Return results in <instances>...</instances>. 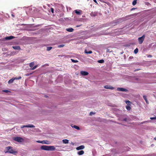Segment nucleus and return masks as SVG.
<instances>
[{
  "label": "nucleus",
  "mask_w": 156,
  "mask_h": 156,
  "mask_svg": "<svg viewBox=\"0 0 156 156\" xmlns=\"http://www.w3.org/2000/svg\"><path fill=\"white\" fill-rule=\"evenodd\" d=\"M34 62H32L31 63H30L29 65V66L31 67H33V66H34Z\"/></svg>",
  "instance_id": "6ab92c4d"
},
{
  "label": "nucleus",
  "mask_w": 156,
  "mask_h": 156,
  "mask_svg": "<svg viewBox=\"0 0 156 156\" xmlns=\"http://www.w3.org/2000/svg\"><path fill=\"white\" fill-rule=\"evenodd\" d=\"M117 90L119 91H125L126 92L128 90L127 89L123 88H118L117 89Z\"/></svg>",
  "instance_id": "0eeeda50"
},
{
  "label": "nucleus",
  "mask_w": 156,
  "mask_h": 156,
  "mask_svg": "<svg viewBox=\"0 0 156 156\" xmlns=\"http://www.w3.org/2000/svg\"><path fill=\"white\" fill-rule=\"evenodd\" d=\"M137 0H134L133 2H132V4L133 5H135L136 4V2H137Z\"/></svg>",
  "instance_id": "4be33fe9"
},
{
  "label": "nucleus",
  "mask_w": 156,
  "mask_h": 156,
  "mask_svg": "<svg viewBox=\"0 0 156 156\" xmlns=\"http://www.w3.org/2000/svg\"><path fill=\"white\" fill-rule=\"evenodd\" d=\"M71 60L73 62L76 63L78 62V61L77 60H76L73 59H71Z\"/></svg>",
  "instance_id": "a878e982"
},
{
  "label": "nucleus",
  "mask_w": 156,
  "mask_h": 156,
  "mask_svg": "<svg viewBox=\"0 0 156 156\" xmlns=\"http://www.w3.org/2000/svg\"><path fill=\"white\" fill-rule=\"evenodd\" d=\"M37 67V65H36L34 66V67H33L31 69V70H34Z\"/></svg>",
  "instance_id": "bb28decb"
},
{
  "label": "nucleus",
  "mask_w": 156,
  "mask_h": 156,
  "mask_svg": "<svg viewBox=\"0 0 156 156\" xmlns=\"http://www.w3.org/2000/svg\"><path fill=\"white\" fill-rule=\"evenodd\" d=\"M145 101H146V102L148 104V102L147 99L146 100H145Z\"/></svg>",
  "instance_id": "37998d69"
},
{
  "label": "nucleus",
  "mask_w": 156,
  "mask_h": 156,
  "mask_svg": "<svg viewBox=\"0 0 156 156\" xmlns=\"http://www.w3.org/2000/svg\"><path fill=\"white\" fill-rule=\"evenodd\" d=\"M80 73L81 75L83 76H87L88 74V73L87 72L82 71L80 72Z\"/></svg>",
  "instance_id": "1a4fd4ad"
},
{
  "label": "nucleus",
  "mask_w": 156,
  "mask_h": 156,
  "mask_svg": "<svg viewBox=\"0 0 156 156\" xmlns=\"http://www.w3.org/2000/svg\"><path fill=\"white\" fill-rule=\"evenodd\" d=\"M66 30L69 32H72L73 31L74 29L73 28H71L67 29Z\"/></svg>",
  "instance_id": "dca6fc26"
},
{
  "label": "nucleus",
  "mask_w": 156,
  "mask_h": 156,
  "mask_svg": "<svg viewBox=\"0 0 156 156\" xmlns=\"http://www.w3.org/2000/svg\"><path fill=\"white\" fill-rule=\"evenodd\" d=\"M73 128H75V129H77L79 130L80 129V128L79 126L74 125L73 127Z\"/></svg>",
  "instance_id": "412c9836"
},
{
  "label": "nucleus",
  "mask_w": 156,
  "mask_h": 156,
  "mask_svg": "<svg viewBox=\"0 0 156 156\" xmlns=\"http://www.w3.org/2000/svg\"><path fill=\"white\" fill-rule=\"evenodd\" d=\"M123 121H126L127 120V119L126 118H125L123 119Z\"/></svg>",
  "instance_id": "79ce46f5"
},
{
  "label": "nucleus",
  "mask_w": 156,
  "mask_h": 156,
  "mask_svg": "<svg viewBox=\"0 0 156 156\" xmlns=\"http://www.w3.org/2000/svg\"><path fill=\"white\" fill-rule=\"evenodd\" d=\"M41 150L46 151H55V148L53 146L43 145L41 147Z\"/></svg>",
  "instance_id": "f257e3e1"
},
{
  "label": "nucleus",
  "mask_w": 156,
  "mask_h": 156,
  "mask_svg": "<svg viewBox=\"0 0 156 156\" xmlns=\"http://www.w3.org/2000/svg\"><path fill=\"white\" fill-rule=\"evenodd\" d=\"M145 35H143L141 37H140L138 38V40L139 41V43L140 44H141L143 43L145 38Z\"/></svg>",
  "instance_id": "20e7f679"
},
{
  "label": "nucleus",
  "mask_w": 156,
  "mask_h": 156,
  "mask_svg": "<svg viewBox=\"0 0 156 156\" xmlns=\"http://www.w3.org/2000/svg\"><path fill=\"white\" fill-rule=\"evenodd\" d=\"M126 109L128 110H130L131 109L129 105H126Z\"/></svg>",
  "instance_id": "5701e85b"
},
{
  "label": "nucleus",
  "mask_w": 156,
  "mask_h": 156,
  "mask_svg": "<svg viewBox=\"0 0 156 156\" xmlns=\"http://www.w3.org/2000/svg\"><path fill=\"white\" fill-rule=\"evenodd\" d=\"M135 9H136V8H133L131 9V10L132 11V10H135Z\"/></svg>",
  "instance_id": "a19ab883"
},
{
  "label": "nucleus",
  "mask_w": 156,
  "mask_h": 156,
  "mask_svg": "<svg viewBox=\"0 0 156 156\" xmlns=\"http://www.w3.org/2000/svg\"><path fill=\"white\" fill-rule=\"evenodd\" d=\"M91 16L95 17L97 16V13L92 12L91 14Z\"/></svg>",
  "instance_id": "f3484780"
},
{
  "label": "nucleus",
  "mask_w": 156,
  "mask_h": 156,
  "mask_svg": "<svg viewBox=\"0 0 156 156\" xmlns=\"http://www.w3.org/2000/svg\"><path fill=\"white\" fill-rule=\"evenodd\" d=\"M80 26H76V27H80Z\"/></svg>",
  "instance_id": "8fccbe9b"
},
{
  "label": "nucleus",
  "mask_w": 156,
  "mask_h": 156,
  "mask_svg": "<svg viewBox=\"0 0 156 156\" xmlns=\"http://www.w3.org/2000/svg\"><path fill=\"white\" fill-rule=\"evenodd\" d=\"M15 37L13 36H10L9 37H6L5 38V39L6 40H11L13 39Z\"/></svg>",
  "instance_id": "9b49d317"
},
{
  "label": "nucleus",
  "mask_w": 156,
  "mask_h": 156,
  "mask_svg": "<svg viewBox=\"0 0 156 156\" xmlns=\"http://www.w3.org/2000/svg\"><path fill=\"white\" fill-rule=\"evenodd\" d=\"M138 49L137 48H136L134 50V53L135 54H136L138 53Z\"/></svg>",
  "instance_id": "b1692460"
},
{
  "label": "nucleus",
  "mask_w": 156,
  "mask_h": 156,
  "mask_svg": "<svg viewBox=\"0 0 156 156\" xmlns=\"http://www.w3.org/2000/svg\"><path fill=\"white\" fill-rule=\"evenodd\" d=\"M147 122V121H144V122H141L140 124H143L145 123V122Z\"/></svg>",
  "instance_id": "ea45409f"
},
{
  "label": "nucleus",
  "mask_w": 156,
  "mask_h": 156,
  "mask_svg": "<svg viewBox=\"0 0 156 156\" xmlns=\"http://www.w3.org/2000/svg\"><path fill=\"white\" fill-rule=\"evenodd\" d=\"M154 139L155 140H156V137H155L154 138Z\"/></svg>",
  "instance_id": "3c124183"
},
{
  "label": "nucleus",
  "mask_w": 156,
  "mask_h": 156,
  "mask_svg": "<svg viewBox=\"0 0 156 156\" xmlns=\"http://www.w3.org/2000/svg\"><path fill=\"white\" fill-rule=\"evenodd\" d=\"M52 48V47H47V50L48 51H50Z\"/></svg>",
  "instance_id": "393cba45"
},
{
  "label": "nucleus",
  "mask_w": 156,
  "mask_h": 156,
  "mask_svg": "<svg viewBox=\"0 0 156 156\" xmlns=\"http://www.w3.org/2000/svg\"><path fill=\"white\" fill-rule=\"evenodd\" d=\"M5 150H6L5 151V153H9L15 154L17 153L16 151L12 149V147L11 146H8L6 147Z\"/></svg>",
  "instance_id": "f03ea898"
},
{
  "label": "nucleus",
  "mask_w": 156,
  "mask_h": 156,
  "mask_svg": "<svg viewBox=\"0 0 156 156\" xmlns=\"http://www.w3.org/2000/svg\"><path fill=\"white\" fill-rule=\"evenodd\" d=\"M35 126L32 125H23L21 126L20 128H23L24 127L34 128Z\"/></svg>",
  "instance_id": "423d86ee"
},
{
  "label": "nucleus",
  "mask_w": 156,
  "mask_h": 156,
  "mask_svg": "<svg viewBox=\"0 0 156 156\" xmlns=\"http://www.w3.org/2000/svg\"><path fill=\"white\" fill-rule=\"evenodd\" d=\"M64 44H61V45H60L58 46V47L59 48H61V47H64Z\"/></svg>",
  "instance_id": "cd10ccee"
},
{
  "label": "nucleus",
  "mask_w": 156,
  "mask_h": 156,
  "mask_svg": "<svg viewBox=\"0 0 156 156\" xmlns=\"http://www.w3.org/2000/svg\"><path fill=\"white\" fill-rule=\"evenodd\" d=\"M49 141L47 140H45V142L44 144H50V143L49 142Z\"/></svg>",
  "instance_id": "c756f323"
},
{
  "label": "nucleus",
  "mask_w": 156,
  "mask_h": 156,
  "mask_svg": "<svg viewBox=\"0 0 156 156\" xmlns=\"http://www.w3.org/2000/svg\"><path fill=\"white\" fill-rule=\"evenodd\" d=\"M84 153V151L83 150L80 151L78 152V154L79 155H82Z\"/></svg>",
  "instance_id": "4468645a"
},
{
  "label": "nucleus",
  "mask_w": 156,
  "mask_h": 156,
  "mask_svg": "<svg viewBox=\"0 0 156 156\" xmlns=\"http://www.w3.org/2000/svg\"><path fill=\"white\" fill-rule=\"evenodd\" d=\"M143 98H144V99L145 100L147 99L146 96L145 95H144L143 96Z\"/></svg>",
  "instance_id": "7c9ffc66"
},
{
  "label": "nucleus",
  "mask_w": 156,
  "mask_h": 156,
  "mask_svg": "<svg viewBox=\"0 0 156 156\" xmlns=\"http://www.w3.org/2000/svg\"><path fill=\"white\" fill-rule=\"evenodd\" d=\"M13 139L19 142H22L24 140L22 138L19 137H14L13 138Z\"/></svg>",
  "instance_id": "7ed1b4c3"
},
{
  "label": "nucleus",
  "mask_w": 156,
  "mask_h": 156,
  "mask_svg": "<svg viewBox=\"0 0 156 156\" xmlns=\"http://www.w3.org/2000/svg\"><path fill=\"white\" fill-rule=\"evenodd\" d=\"M150 119L151 120L156 119V116L153 117H151Z\"/></svg>",
  "instance_id": "c85d7f7f"
},
{
  "label": "nucleus",
  "mask_w": 156,
  "mask_h": 156,
  "mask_svg": "<svg viewBox=\"0 0 156 156\" xmlns=\"http://www.w3.org/2000/svg\"><path fill=\"white\" fill-rule=\"evenodd\" d=\"M152 57V56L151 55H149L148 56V57Z\"/></svg>",
  "instance_id": "c03bdc74"
},
{
  "label": "nucleus",
  "mask_w": 156,
  "mask_h": 156,
  "mask_svg": "<svg viewBox=\"0 0 156 156\" xmlns=\"http://www.w3.org/2000/svg\"><path fill=\"white\" fill-rule=\"evenodd\" d=\"M3 91L4 92L8 93V92H9V91L7 90H3Z\"/></svg>",
  "instance_id": "2f4dec72"
},
{
  "label": "nucleus",
  "mask_w": 156,
  "mask_h": 156,
  "mask_svg": "<svg viewBox=\"0 0 156 156\" xmlns=\"http://www.w3.org/2000/svg\"><path fill=\"white\" fill-rule=\"evenodd\" d=\"M133 58V56H130L129 57V58L130 59H132Z\"/></svg>",
  "instance_id": "a18cd8bd"
},
{
  "label": "nucleus",
  "mask_w": 156,
  "mask_h": 156,
  "mask_svg": "<svg viewBox=\"0 0 156 156\" xmlns=\"http://www.w3.org/2000/svg\"><path fill=\"white\" fill-rule=\"evenodd\" d=\"M75 12L76 14L78 15H80L81 14V12L82 11L80 10H75Z\"/></svg>",
  "instance_id": "f8f14e48"
},
{
  "label": "nucleus",
  "mask_w": 156,
  "mask_h": 156,
  "mask_svg": "<svg viewBox=\"0 0 156 156\" xmlns=\"http://www.w3.org/2000/svg\"><path fill=\"white\" fill-rule=\"evenodd\" d=\"M62 142L63 143L67 144L69 143V140L67 139H64L62 140Z\"/></svg>",
  "instance_id": "2eb2a0df"
},
{
  "label": "nucleus",
  "mask_w": 156,
  "mask_h": 156,
  "mask_svg": "<svg viewBox=\"0 0 156 156\" xmlns=\"http://www.w3.org/2000/svg\"><path fill=\"white\" fill-rule=\"evenodd\" d=\"M11 55H14L15 54V53L14 52H11Z\"/></svg>",
  "instance_id": "c9c22d12"
},
{
  "label": "nucleus",
  "mask_w": 156,
  "mask_h": 156,
  "mask_svg": "<svg viewBox=\"0 0 156 156\" xmlns=\"http://www.w3.org/2000/svg\"><path fill=\"white\" fill-rule=\"evenodd\" d=\"M51 12L52 13H54V9H53L52 8H51Z\"/></svg>",
  "instance_id": "72a5a7b5"
},
{
  "label": "nucleus",
  "mask_w": 156,
  "mask_h": 156,
  "mask_svg": "<svg viewBox=\"0 0 156 156\" xmlns=\"http://www.w3.org/2000/svg\"><path fill=\"white\" fill-rule=\"evenodd\" d=\"M85 53L87 54H91L92 53V52L91 51H87L86 50H85Z\"/></svg>",
  "instance_id": "a211bd4d"
},
{
  "label": "nucleus",
  "mask_w": 156,
  "mask_h": 156,
  "mask_svg": "<svg viewBox=\"0 0 156 156\" xmlns=\"http://www.w3.org/2000/svg\"><path fill=\"white\" fill-rule=\"evenodd\" d=\"M71 144H72V145H74V143H73V142H72V143H71Z\"/></svg>",
  "instance_id": "de8ad7c7"
},
{
  "label": "nucleus",
  "mask_w": 156,
  "mask_h": 156,
  "mask_svg": "<svg viewBox=\"0 0 156 156\" xmlns=\"http://www.w3.org/2000/svg\"><path fill=\"white\" fill-rule=\"evenodd\" d=\"M93 1H94V2H95V3H96L97 4H98L97 2V1L96 0H93Z\"/></svg>",
  "instance_id": "4c0bfd02"
},
{
  "label": "nucleus",
  "mask_w": 156,
  "mask_h": 156,
  "mask_svg": "<svg viewBox=\"0 0 156 156\" xmlns=\"http://www.w3.org/2000/svg\"><path fill=\"white\" fill-rule=\"evenodd\" d=\"M12 48L15 50H20L21 49L20 47L19 46H13Z\"/></svg>",
  "instance_id": "ddd939ff"
},
{
  "label": "nucleus",
  "mask_w": 156,
  "mask_h": 156,
  "mask_svg": "<svg viewBox=\"0 0 156 156\" xmlns=\"http://www.w3.org/2000/svg\"><path fill=\"white\" fill-rule=\"evenodd\" d=\"M126 103L127 104H128L129 103H130V101H129L128 100L126 101Z\"/></svg>",
  "instance_id": "f704fd0d"
},
{
  "label": "nucleus",
  "mask_w": 156,
  "mask_h": 156,
  "mask_svg": "<svg viewBox=\"0 0 156 156\" xmlns=\"http://www.w3.org/2000/svg\"><path fill=\"white\" fill-rule=\"evenodd\" d=\"M105 88L107 89H110L111 90H113L114 88L111 86L106 85L104 86Z\"/></svg>",
  "instance_id": "6e6552de"
},
{
  "label": "nucleus",
  "mask_w": 156,
  "mask_h": 156,
  "mask_svg": "<svg viewBox=\"0 0 156 156\" xmlns=\"http://www.w3.org/2000/svg\"><path fill=\"white\" fill-rule=\"evenodd\" d=\"M45 142V140H43L41 141V143L42 144H44Z\"/></svg>",
  "instance_id": "473e14b6"
},
{
  "label": "nucleus",
  "mask_w": 156,
  "mask_h": 156,
  "mask_svg": "<svg viewBox=\"0 0 156 156\" xmlns=\"http://www.w3.org/2000/svg\"><path fill=\"white\" fill-rule=\"evenodd\" d=\"M94 113L93 112H90V115H91L92 114H94Z\"/></svg>",
  "instance_id": "e433bc0d"
},
{
  "label": "nucleus",
  "mask_w": 156,
  "mask_h": 156,
  "mask_svg": "<svg viewBox=\"0 0 156 156\" xmlns=\"http://www.w3.org/2000/svg\"><path fill=\"white\" fill-rule=\"evenodd\" d=\"M21 79V76H19L18 77H15L14 78H12L11 79H10L8 81L9 83H12L14 81V80H20Z\"/></svg>",
  "instance_id": "39448f33"
},
{
  "label": "nucleus",
  "mask_w": 156,
  "mask_h": 156,
  "mask_svg": "<svg viewBox=\"0 0 156 156\" xmlns=\"http://www.w3.org/2000/svg\"><path fill=\"white\" fill-rule=\"evenodd\" d=\"M85 147L83 145H81L76 147V149L77 150L83 149Z\"/></svg>",
  "instance_id": "9d476101"
},
{
  "label": "nucleus",
  "mask_w": 156,
  "mask_h": 156,
  "mask_svg": "<svg viewBox=\"0 0 156 156\" xmlns=\"http://www.w3.org/2000/svg\"><path fill=\"white\" fill-rule=\"evenodd\" d=\"M98 62L99 63H103L104 62V61L103 59H101V60H98Z\"/></svg>",
  "instance_id": "aec40b11"
},
{
  "label": "nucleus",
  "mask_w": 156,
  "mask_h": 156,
  "mask_svg": "<svg viewBox=\"0 0 156 156\" xmlns=\"http://www.w3.org/2000/svg\"><path fill=\"white\" fill-rule=\"evenodd\" d=\"M12 16L13 17H14V16L13 14H12Z\"/></svg>",
  "instance_id": "49530a36"
},
{
  "label": "nucleus",
  "mask_w": 156,
  "mask_h": 156,
  "mask_svg": "<svg viewBox=\"0 0 156 156\" xmlns=\"http://www.w3.org/2000/svg\"><path fill=\"white\" fill-rule=\"evenodd\" d=\"M36 142L38 143H41V141H39V140H37L36 141Z\"/></svg>",
  "instance_id": "58836bf2"
},
{
  "label": "nucleus",
  "mask_w": 156,
  "mask_h": 156,
  "mask_svg": "<svg viewBox=\"0 0 156 156\" xmlns=\"http://www.w3.org/2000/svg\"><path fill=\"white\" fill-rule=\"evenodd\" d=\"M101 2H103V0H99Z\"/></svg>",
  "instance_id": "09e8293b"
}]
</instances>
